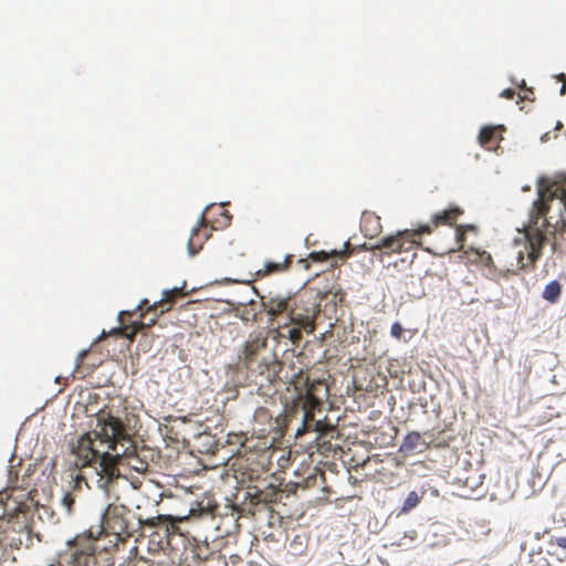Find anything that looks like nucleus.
Here are the masks:
<instances>
[{"label":"nucleus","mask_w":566,"mask_h":566,"mask_svg":"<svg viewBox=\"0 0 566 566\" xmlns=\"http://www.w3.org/2000/svg\"><path fill=\"white\" fill-rule=\"evenodd\" d=\"M132 447L133 440L124 422L106 407L95 415L92 430L78 438L73 448L74 464L78 469L92 468L97 488L104 490L108 499L118 501L116 486L122 476L117 465L122 457H129Z\"/></svg>","instance_id":"1"},{"label":"nucleus","mask_w":566,"mask_h":566,"mask_svg":"<svg viewBox=\"0 0 566 566\" xmlns=\"http://www.w3.org/2000/svg\"><path fill=\"white\" fill-rule=\"evenodd\" d=\"M559 184L542 176L537 179V198L533 202L528 214V224L523 229L526 241L525 250L516 256L517 268L524 271L535 269L536 262L543 254L547 241L546 232L566 231V190L562 191Z\"/></svg>","instance_id":"2"},{"label":"nucleus","mask_w":566,"mask_h":566,"mask_svg":"<svg viewBox=\"0 0 566 566\" xmlns=\"http://www.w3.org/2000/svg\"><path fill=\"white\" fill-rule=\"evenodd\" d=\"M238 358L258 386L260 395L270 396L273 387L282 381L280 377L282 363L274 353L269 350L268 337L264 333L250 334Z\"/></svg>","instance_id":"3"},{"label":"nucleus","mask_w":566,"mask_h":566,"mask_svg":"<svg viewBox=\"0 0 566 566\" xmlns=\"http://www.w3.org/2000/svg\"><path fill=\"white\" fill-rule=\"evenodd\" d=\"M197 509L191 507L187 514L182 515H171V514H158L153 517L144 518L143 516L138 517V526L144 528L148 527L151 530L150 535L163 541L169 542L172 536L180 534L179 524L186 520H188L189 515H195L197 512L203 513H213L217 504L213 503L209 497H207L206 504L203 501L197 503Z\"/></svg>","instance_id":"4"},{"label":"nucleus","mask_w":566,"mask_h":566,"mask_svg":"<svg viewBox=\"0 0 566 566\" xmlns=\"http://www.w3.org/2000/svg\"><path fill=\"white\" fill-rule=\"evenodd\" d=\"M431 232V226H419L417 229L400 230L394 234L382 237L376 244H373L369 248L365 244L364 248L373 252L379 250L386 255L411 252L408 262L412 263L417 256L416 250L421 245V242L418 239L420 235L430 234Z\"/></svg>","instance_id":"5"},{"label":"nucleus","mask_w":566,"mask_h":566,"mask_svg":"<svg viewBox=\"0 0 566 566\" xmlns=\"http://www.w3.org/2000/svg\"><path fill=\"white\" fill-rule=\"evenodd\" d=\"M291 382L296 389L304 386V403L302 427L297 429L296 436H302L307 431H317L324 433L327 428L322 421L314 420V409L321 405V399L315 396V385L310 384L308 377L303 376L302 369L293 376Z\"/></svg>","instance_id":"6"},{"label":"nucleus","mask_w":566,"mask_h":566,"mask_svg":"<svg viewBox=\"0 0 566 566\" xmlns=\"http://www.w3.org/2000/svg\"><path fill=\"white\" fill-rule=\"evenodd\" d=\"M129 514L130 510L124 504L109 503L102 516L96 536L114 535L117 541L125 542L134 533L133 525L128 520Z\"/></svg>","instance_id":"7"},{"label":"nucleus","mask_w":566,"mask_h":566,"mask_svg":"<svg viewBox=\"0 0 566 566\" xmlns=\"http://www.w3.org/2000/svg\"><path fill=\"white\" fill-rule=\"evenodd\" d=\"M317 312L318 310L314 302L305 298L303 295H298L292 300L287 316L291 323L311 334L315 329L314 321Z\"/></svg>","instance_id":"8"},{"label":"nucleus","mask_w":566,"mask_h":566,"mask_svg":"<svg viewBox=\"0 0 566 566\" xmlns=\"http://www.w3.org/2000/svg\"><path fill=\"white\" fill-rule=\"evenodd\" d=\"M95 539H97V536H95L93 528L88 531L87 537L77 536L74 539L72 552V563L74 566H91L95 564Z\"/></svg>","instance_id":"9"},{"label":"nucleus","mask_w":566,"mask_h":566,"mask_svg":"<svg viewBox=\"0 0 566 566\" xmlns=\"http://www.w3.org/2000/svg\"><path fill=\"white\" fill-rule=\"evenodd\" d=\"M15 489L0 492V520L7 518L9 522L18 516L19 513L28 510V504L14 496Z\"/></svg>","instance_id":"10"},{"label":"nucleus","mask_w":566,"mask_h":566,"mask_svg":"<svg viewBox=\"0 0 566 566\" xmlns=\"http://www.w3.org/2000/svg\"><path fill=\"white\" fill-rule=\"evenodd\" d=\"M207 228L208 222L202 214L199 226L192 230L188 241V251L191 255L197 254L201 250L203 241L209 237L207 233Z\"/></svg>","instance_id":"11"},{"label":"nucleus","mask_w":566,"mask_h":566,"mask_svg":"<svg viewBox=\"0 0 566 566\" xmlns=\"http://www.w3.org/2000/svg\"><path fill=\"white\" fill-rule=\"evenodd\" d=\"M360 230L366 238L374 239L382 230L380 218L373 212H365L361 216Z\"/></svg>","instance_id":"12"},{"label":"nucleus","mask_w":566,"mask_h":566,"mask_svg":"<svg viewBox=\"0 0 566 566\" xmlns=\"http://www.w3.org/2000/svg\"><path fill=\"white\" fill-rule=\"evenodd\" d=\"M463 214V210L459 207H450L449 209H446L439 213H436L431 222L427 226H431L432 230L434 228H438L439 226L446 224V226H453L454 221Z\"/></svg>","instance_id":"13"},{"label":"nucleus","mask_w":566,"mask_h":566,"mask_svg":"<svg viewBox=\"0 0 566 566\" xmlns=\"http://www.w3.org/2000/svg\"><path fill=\"white\" fill-rule=\"evenodd\" d=\"M254 422L265 424L268 423V427H261V428H254L255 432H259L261 436H268L273 431H276L279 427L277 419L272 420V416L270 415L269 410L266 408H258L254 413Z\"/></svg>","instance_id":"14"},{"label":"nucleus","mask_w":566,"mask_h":566,"mask_svg":"<svg viewBox=\"0 0 566 566\" xmlns=\"http://www.w3.org/2000/svg\"><path fill=\"white\" fill-rule=\"evenodd\" d=\"M293 254H286L281 262H265L264 266L256 271V276L264 277L272 274H279L287 271L293 262Z\"/></svg>","instance_id":"15"},{"label":"nucleus","mask_w":566,"mask_h":566,"mask_svg":"<svg viewBox=\"0 0 566 566\" xmlns=\"http://www.w3.org/2000/svg\"><path fill=\"white\" fill-rule=\"evenodd\" d=\"M184 295H185V293L182 292L181 287H175V289H171V290H166L163 293L161 300L158 301V302H155L153 305H150L146 310V313H148V312H156V311L159 310L160 314H163V313H165V312L170 310V306L165 307L166 303L172 304L177 298L182 297Z\"/></svg>","instance_id":"16"},{"label":"nucleus","mask_w":566,"mask_h":566,"mask_svg":"<svg viewBox=\"0 0 566 566\" xmlns=\"http://www.w3.org/2000/svg\"><path fill=\"white\" fill-rule=\"evenodd\" d=\"M502 126H486L483 127L479 135V140L482 147L491 150L497 147L499 140L502 139L499 130H501Z\"/></svg>","instance_id":"17"},{"label":"nucleus","mask_w":566,"mask_h":566,"mask_svg":"<svg viewBox=\"0 0 566 566\" xmlns=\"http://www.w3.org/2000/svg\"><path fill=\"white\" fill-rule=\"evenodd\" d=\"M157 321V315L151 317L148 323L134 322L130 325H124L119 328L114 329V333H120L129 340H133L138 332L153 326Z\"/></svg>","instance_id":"18"},{"label":"nucleus","mask_w":566,"mask_h":566,"mask_svg":"<svg viewBox=\"0 0 566 566\" xmlns=\"http://www.w3.org/2000/svg\"><path fill=\"white\" fill-rule=\"evenodd\" d=\"M292 300L293 298L271 297L264 303V306L271 316H277L290 312Z\"/></svg>","instance_id":"19"},{"label":"nucleus","mask_w":566,"mask_h":566,"mask_svg":"<svg viewBox=\"0 0 566 566\" xmlns=\"http://www.w3.org/2000/svg\"><path fill=\"white\" fill-rule=\"evenodd\" d=\"M423 443L421 434L417 431H411L403 438L399 451L405 454H412Z\"/></svg>","instance_id":"20"},{"label":"nucleus","mask_w":566,"mask_h":566,"mask_svg":"<svg viewBox=\"0 0 566 566\" xmlns=\"http://www.w3.org/2000/svg\"><path fill=\"white\" fill-rule=\"evenodd\" d=\"M348 249H349V242H346L345 250H343V251L332 250L331 252H326V251L312 252L310 254V259H312L315 262H324V261H327L332 256H339V258L344 259L350 254Z\"/></svg>","instance_id":"21"},{"label":"nucleus","mask_w":566,"mask_h":566,"mask_svg":"<svg viewBox=\"0 0 566 566\" xmlns=\"http://www.w3.org/2000/svg\"><path fill=\"white\" fill-rule=\"evenodd\" d=\"M562 294V285L558 281L549 282L543 291V298L549 303H556Z\"/></svg>","instance_id":"22"},{"label":"nucleus","mask_w":566,"mask_h":566,"mask_svg":"<svg viewBox=\"0 0 566 566\" xmlns=\"http://www.w3.org/2000/svg\"><path fill=\"white\" fill-rule=\"evenodd\" d=\"M424 491L421 494H418L416 491H411L403 501V504L400 509V513H408L412 509H415L421 501L424 495Z\"/></svg>","instance_id":"23"},{"label":"nucleus","mask_w":566,"mask_h":566,"mask_svg":"<svg viewBox=\"0 0 566 566\" xmlns=\"http://www.w3.org/2000/svg\"><path fill=\"white\" fill-rule=\"evenodd\" d=\"M148 536H149L148 549L150 553L155 554L160 551H165L166 548H168L170 546L169 542H163V541L151 536L150 534Z\"/></svg>","instance_id":"24"},{"label":"nucleus","mask_w":566,"mask_h":566,"mask_svg":"<svg viewBox=\"0 0 566 566\" xmlns=\"http://www.w3.org/2000/svg\"><path fill=\"white\" fill-rule=\"evenodd\" d=\"M208 547L207 546H196L191 548V558L198 559L199 562L206 560L208 558Z\"/></svg>","instance_id":"25"},{"label":"nucleus","mask_w":566,"mask_h":566,"mask_svg":"<svg viewBox=\"0 0 566 566\" xmlns=\"http://www.w3.org/2000/svg\"><path fill=\"white\" fill-rule=\"evenodd\" d=\"M403 333H405V329H403V327L401 326V324L399 322H395L391 325L390 335L394 338L400 340L402 338Z\"/></svg>","instance_id":"26"},{"label":"nucleus","mask_w":566,"mask_h":566,"mask_svg":"<svg viewBox=\"0 0 566 566\" xmlns=\"http://www.w3.org/2000/svg\"><path fill=\"white\" fill-rule=\"evenodd\" d=\"M63 505L66 507L67 512H71L73 509V505L75 503V497L72 493L67 492L62 499Z\"/></svg>","instance_id":"27"},{"label":"nucleus","mask_w":566,"mask_h":566,"mask_svg":"<svg viewBox=\"0 0 566 566\" xmlns=\"http://www.w3.org/2000/svg\"><path fill=\"white\" fill-rule=\"evenodd\" d=\"M549 545L552 547L556 546V547H559L562 549H566V537L565 536L552 537L549 539Z\"/></svg>","instance_id":"28"},{"label":"nucleus","mask_w":566,"mask_h":566,"mask_svg":"<svg viewBox=\"0 0 566 566\" xmlns=\"http://www.w3.org/2000/svg\"><path fill=\"white\" fill-rule=\"evenodd\" d=\"M549 178H551V180L560 185V186H558L559 190L566 191L565 190L566 189V172H562V174H558V175H556L554 177H549Z\"/></svg>","instance_id":"29"},{"label":"nucleus","mask_w":566,"mask_h":566,"mask_svg":"<svg viewBox=\"0 0 566 566\" xmlns=\"http://www.w3.org/2000/svg\"><path fill=\"white\" fill-rule=\"evenodd\" d=\"M463 228L464 227H462V226L457 227L455 239H457V243H458V250L462 249L463 242L465 240V233H464Z\"/></svg>","instance_id":"30"},{"label":"nucleus","mask_w":566,"mask_h":566,"mask_svg":"<svg viewBox=\"0 0 566 566\" xmlns=\"http://www.w3.org/2000/svg\"><path fill=\"white\" fill-rule=\"evenodd\" d=\"M522 87H524L526 90V93L521 96V99H528V101H532L533 97L531 95H534L532 88H526V85H525V81H522Z\"/></svg>","instance_id":"31"},{"label":"nucleus","mask_w":566,"mask_h":566,"mask_svg":"<svg viewBox=\"0 0 566 566\" xmlns=\"http://www.w3.org/2000/svg\"><path fill=\"white\" fill-rule=\"evenodd\" d=\"M501 96L504 98L512 99L515 96V91L512 88H506L501 93Z\"/></svg>","instance_id":"32"},{"label":"nucleus","mask_w":566,"mask_h":566,"mask_svg":"<svg viewBox=\"0 0 566 566\" xmlns=\"http://www.w3.org/2000/svg\"><path fill=\"white\" fill-rule=\"evenodd\" d=\"M129 465H132L133 469H135L136 471H139V472H143L147 469V463H144V462H140V465H136V464H133L132 462H129Z\"/></svg>","instance_id":"33"},{"label":"nucleus","mask_w":566,"mask_h":566,"mask_svg":"<svg viewBox=\"0 0 566 566\" xmlns=\"http://www.w3.org/2000/svg\"><path fill=\"white\" fill-rule=\"evenodd\" d=\"M291 338L295 342V339L301 338V331L300 329H292L291 332Z\"/></svg>","instance_id":"34"},{"label":"nucleus","mask_w":566,"mask_h":566,"mask_svg":"<svg viewBox=\"0 0 566 566\" xmlns=\"http://www.w3.org/2000/svg\"><path fill=\"white\" fill-rule=\"evenodd\" d=\"M148 304V301L147 300H144L140 302V304L137 306V310H144V307Z\"/></svg>","instance_id":"35"},{"label":"nucleus","mask_w":566,"mask_h":566,"mask_svg":"<svg viewBox=\"0 0 566 566\" xmlns=\"http://www.w3.org/2000/svg\"><path fill=\"white\" fill-rule=\"evenodd\" d=\"M556 77H557V81H559L562 83L566 81V76L564 73L558 74Z\"/></svg>","instance_id":"36"},{"label":"nucleus","mask_w":566,"mask_h":566,"mask_svg":"<svg viewBox=\"0 0 566 566\" xmlns=\"http://www.w3.org/2000/svg\"><path fill=\"white\" fill-rule=\"evenodd\" d=\"M125 315L130 316V315H132V313H130V312H120V314H119V321H120L122 323H123V317H124Z\"/></svg>","instance_id":"37"},{"label":"nucleus","mask_w":566,"mask_h":566,"mask_svg":"<svg viewBox=\"0 0 566 566\" xmlns=\"http://www.w3.org/2000/svg\"><path fill=\"white\" fill-rule=\"evenodd\" d=\"M566 93V81L563 82L562 88H560V95H564Z\"/></svg>","instance_id":"38"},{"label":"nucleus","mask_w":566,"mask_h":566,"mask_svg":"<svg viewBox=\"0 0 566 566\" xmlns=\"http://www.w3.org/2000/svg\"><path fill=\"white\" fill-rule=\"evenodd\" d=\"M134 453H135V450H134V446H133V447H132V449H130V454H129V457H127V458H128V459H129V458H132V460H135V457H133V455H134Z\"/></svg>","instance_id":"39"},{"label":"nucleus","mask_w":566,"mask_h":566,"mask_svg":"<svg viewBox=\"0 0 566 566\" xmlns=\"http://www.w3.org/2000/svg\"><path fill=\"white\" fill-rule=\"evenodd\" d=\"M83 479H84V478H83L81 474L76 475V479H75L76 484H80V482H81Z\"/></svg>","instance_id":"40"},{"label":"nucleus","mask_w":566,"mask_h":566,"mask_svg":"<svg viewBox=\"0 0 566 566\" xmlns=\"http://www.w3.org/2000/svg\"><path fill=\"white\" fill-rule=\"evenodd\" d=\"M81 358H83L85 356V352L81 353Z\"/></svg>","instance_id":"41"},{"label":"nucleus","mask_w":566,"mask_h":566,"mask_svg":"<svg viewBox=\"0 0 566 566\" xmlns=\"http://www.w3.org/2000/svg\"><path fill=\"white\" fill-rule=\"evenodd\" d=\"M181 566H185V565H181ZM186 566H190V565H186Z\"/></svg>","instance_id":"42"}]
</instances>
